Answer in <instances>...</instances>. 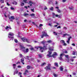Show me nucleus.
Listing matches in <instances>:
<instances>
[{"label": "nucleus", "mask_w": 77, "mask_h": 77, "mask_svg": "<svg viewBox=\"0 0 77 77\" xmlns=\"http://www.w3.org/2000/svg\"><path fill=\"white\" fill-rule=\"evenodd\" d=\"M20 45V48L21 50L23 51L24 53H27L29 51V49L27 48L26 49V51H25V48L24 47L23 44L22 43H20L19 44Z\"/></svg>", "instance_id": "f257e3e1"}, {"label": "nucleus", "mask_w": 77, "mask_h": 77, "mask_svg": "<svg viewBox=\"0 0 77 77\" xmlns=\"http://www.w3.org/2000/svg\"><path fill=\"white\" fill-rule=\"evenodd\" d=\"M14 33L11 32H10L8 34V37L10 39V40H14Z\"/></svg>", "instance_id": "f03ea898"}, {"label": "nucleus", "mask_w": 77, "mask_h": 77, "mask_svg": "<svg viewBox=\"0 0 77 77\" xmlns=\"http://www.w3.org/2000/svg\"><path fill=\"white\" fill-rule=\"evenodd\" d=\"M41 52H43V51H45L46 50H47V45H43V47H41Z\"/></svg>", "instance_id": "7ed1b4c3"}, {"label": "nucleus", "mask_w": 77, "mask_h": 77, "mask_svg": "<svg viewBox=\"0 0 77 77\" xmlns=\"http://www.w3.org/2000/svg\"><path fill=\"white\" fill-rule=\"evenodd\" d=\"M42 35H41V38H43L44 36H46V37H49V35H47V33L43 32H42Z\"/></svg>", "instance_id": "20e7f679"}, {"label": "nucleus", "mask_w": 77, "mask_h": 77, "mask_svg": "<svg viewBox=\"0 0 77 77\" xmlns=\"http://www.w3.org/2000/svg\"><path fill=\"white\" fill-rule=\"evenodd\" d=\"M45 69L46 71L51 70V64L48 63V66L45 67Z\"/></svg>", "instance_id": "39448f33"}, {"label": "nucleus", "mask_w": 77, "mask_h": 77, "mask_svg": "<svg viewBox=\"0 0 77 77\" xmlns=\"http://www.w3.org/2000/svg\"><path fill=\"white\" fill-rule=\"evenodd\" d=\"M22 40L23 42H30V41L29 40H28L26 38H22Z\"/></svg>", "instance_id": "423d86ee"}, {"label": "nucleus", "mask_w": 77, "mask_h": 77, "mask_svg": "<svg viewBox=\"0 0 77 77\" xmlns=\"http://www.w3.org/2000/svg\"><path fill=\"white\" fill-rule=\"evenodd\" d=\"M9 20L10 21H12L13 22V20H15V17L13 16H11L10 17H9Z\"/></svg>", "instance_id": "0eeeda50"}, {"label": "nucleus", "mask_w": 77, "mask_h": 77, "mask_svg": "<svg viewBox=\"0 0 77 77\" xmlns=\"http://www.w3.org/2000/svg\"><path fill=\"white\" fill-rule=\"evenodd\" d=\"M48 54L47 55V56L48 57H51V56L50 55L52 53L51 51H48Z\"/></svg>", "instance_id": "6e6552de"}, {"label": "nucleus", "mask_w": 77, "mask_h": 77, "mask_svg": "<svg viewBox=\"0 0 77 77\" xmlns=\"http://www.w3.org/2000/svg\"><path fill=\"white\" fill-rule=\"evenodd\" d=\"M63 54H60V57L59 58V59L61 61H62V60H63V59H62V57H63Z\"/></svg>", "instance_id": "1a4fd4ad"}, {"label": "nucleus", "mask_w": 77, "mask_h": 77, "mask_svg": "<svg viewBox=\"0 0 77 77\" xmlns=\"http://www.w3.org/2000/svg\"><path fill=\"white\" fill-rule=\"evenodd\" d=\"M72 38V37H71V36H70L69 38H68L67 40L66 41L67 43V44H69V42H70V39H71Z\"/></svg>", "instance_id": "9d476101"}, {"label": "nucleus", "mask_w": 77, "mask_h": 77, "mask_svg": "<svg viewBox=\"0 0 77 77\" xmlns=\"http://www.w3.org/2000/svg\"><path fill=\"white\" fill-rule=\"evenodd\" d=\"M9 29H11V26L8 27V26H7L5 28L6 31V32H8V31L9 30Z\"/></svg>", "instance_id": "9b49d317"}, {"label": "nucleus", "mask_w": 77, "mask_h": 77, "mask_svg": "<svg viewBox=\"0 0 77 77\" xmlns=\"http://www.w3.org/2000/svg\"><path fill=\"white\" fill-rule=\"evenodd\" d=\"M4 16L5 17H6V18H7V17H8L7 16H8V17H9V14H8V13H5L4 14Z\"/></svg>", "instance_id": "f8f14e48"}, {"label": "nucleus", "mask_w": 77, "mask_h": 77, "mask_svg": "<svg viewBox=\"0 0 77 77\" xmlns=\"http://www.w3.org/2000/svg\"><path fill=\"white\" fill-rule=\"evenodd\" d=\"M53 47H49V50H50V51H53Z\"/></svg>", "instance_id": "ddd939ff"}, {"label": "nucleus", "mask_w": 77, "mask_h": 77, "mask_svg": "<svg viewBox=\"0 0 77 77\" xmlns=\"http://www.w3.org/2000/svg\"><path fill=\"white\" fill-rule=\"evenodd\" d=\"M46 42H45V40H44L41 42V44H43V45H45V43Z\"/></svg>", "instance_id": "4468645a"}, {"label": "nucleus", "mask_w": 77, "mask_h": 77, "mask_svg": "<svg viewBox=\"0 0 77 77\" xmlns=\"http://www.w3.org/2000/svg\"><path fill=\"white\" fill-rule=\"evenodd\" d=\"M52 14L53 16V18H54V16H55V17H58V15L57 14L55 15V14L54 13H52Z\"/></svg>", "instance_id": "2eb2a0df"}, {"label": "nucleus", "mask_w": 77, "mask_h": 77, "mask_svg": "<svg viewBox=\"0 0 77 77\" xmlns=\"http://www.w3.org/2000/svg\"><path fill=\"white\" fill-rule=\"evenodd\" d=\"M27 68L28 69H31V68H32V67L31 66H30L29 65H28L27 66Z\"/></svg>", "instance_id": "dca6fc26"}, {"label": "nucleus", "mask_w": 77, "mask_h": 77, "mask_svg": "<svg viewBox=\"0 0 77 77\" xmlns=\"http://www.w3.org/2000/svg\"><path fill=\"white\" fill-rule=\"evenodd\" d=\"M43 55L42 54H38V57L40 58H41L42 56H43Z\"/></svg>", "instance_id": "f3484780"}, {"label": "nucleus", "mask_w": 77, "mask_h": 77, "mask_svg": "<svg viewBox=\"0 0 77 77\" xmlns=\"http://www.w3.org/2000/svg\"><path fill=\"white\" fill-rule=\"evenodd\" d=\"M28 72H29L28 71V70H25V72L24 73V75H26V74H27V73H28Z\"/></svg>", "instance_id": "a211bd4d"}, {"label": "nucleus", "mask_w": 77, "mask_h": 77, "mask_svg": "<svg viewBox=\"0 0 77 77\" xmlns=\"http://www.w3.org/2000/svg\"><path fill=\"white\" fill-rule=\"evenodd\" d=\"M60 71H63V66H61L60 68Z\"/></svg>", "instance_id": "6ab92c4d"}, {"label": "nucleus", "mask_w": 77, "mask_h": 77, "mask_svg": "<svg viewBox=\"0 0 77 77\" xmlns=\"http://www.w3.org/2000/svg\"><path fill=\"white\" fill-rule=\"evenodd\" d=\"M35 48L36 49H39V48L40 49V51H41V47L40 46H37L35 47Z\"/></svg>", "instance_id": "aec40b11"}, {"label": "nucleus", "mask_w": 77, "mask_h": 77, "mask_svg": "<svg viewBox=\"0 0 77 77\" xmlns=\"http://www.w3.org/2000/svg\"><path fill=\"white\" fill-rule=\"evenodd\" d=\"M54 65L55 66H57V67H58L59 66H58V64H57V62L54 63Z\"/></svg>", "instance_id": "412c9836"}, {"label": "nucleus", "mask_w": 77, "mask_h": 77, "mask_svg": "<svg viewBox=\"0 0 77 77\" xmlns=\"http://www.w3.org/2000/svg\"><path fill=\"white\" fill-rule=\"evenodd\" d=\"M26 57H27V59L28 60H33V58H31L30 59H29V57L28 56H26Z\"/></svg>", "instance_id": "4be33fe9"}, {"label": "nucleus", "mask_w": 77, "mask_h": 77, "mask_svg": "<svg viewBox=\"0 0 77 77\" xmlns=\"http://www.w3.org/2000/svg\"><path fill=\"white\" fill-rule=\"evenodd\" d=\"M57 53L56 52H54V54L53 55V56H57Z\"/></svg>", "instance_id": "5701e85b"}, {"label": "nucleus", "mask_w": 77, "mask_h": 77, "mask_svg": "<svg viewBox=\"0 0 77 77\" xmlns=\"http://www.w3.org/2000/svg\"><path fill=\"white\" fill-rule=\"evenodd\" d=\"M63 35L64 36H69V35L67 34V33H66L63 34Z\"/></svg>", "instance_id": "b1692460"}, {"label": "nucleus", "mask_w": 77, "mask_h": 77, "mask_svg": "<svg viewBox=\"0 0 77 77\" xmlns=\"http://www.w3.org/2000/svg\"><path fill=\"white\" fill-rule=\"evenodd\" d=\"M16 66H17V65L16 64H13V67L14 69H15V68H16Z\"/></svg>", "instance_id": "393cba45"}, {"label": "nucleus", "mask_w": 77, "mask_h": 77, "mask_svg": "<svg viewBox=\"0 0 77 77\" xmlns=\"http://www.w3.org/2000/svg\"><path fill=\"white\" fill-rule=\"evenodd\" d=\"M30 16H31V17H34L35 16V14L32 13V14H30Z\"/></svg>", "instance_id": "a878e982"}, {"label": "nucleus", "mask_w": 77, "mask_h": 77, "mask_svg": "<svg viewBox=\"0 0 77 77\" xmlns=\"http://www.w3.org/2000/svg\"><path fill=\"white\" fill-rule=\"evenodd\" d=\"M29 15V14H23V16L25 17H27V16H28Z\"/></svg>", "instance_id": "bb28decb"}, {"label": "nucleus", "mask_w": 77, "mask_h": 77, "mask_svg": "<svg viewBox=\"0 0 77 77\" xmlns=\"http://www.w3.org/2000/svg\"><path fill=\"white\" fill-rule=\"evenodd\" d=\"M64 42H65V41L63 40H61L60 41L61 43H62L63 44Z\"/></svg>", "instance_id": "cd10ccee"}, {"label": "nucleus", "mask_w": 77, "mask_h": 77, "mask_svg": "<svg viewBox=\"0 0 77 77\" xmlns=\"http://www.w3.org/2000/svg\"><path fill=\"white\" fill-rule=\"evenodd\" d=\"M44 65H46V63H42L41 64V66H44Z\"/></svg>", "instance_id": "c85d7f7f"}, {"label": "nucleus", "mask_w": 77, "mask_h": 77, "mask_svg": "<svg viewBox=\"0 0 77 77\" xmlns=\"http://www.w3.org/2000/svg\"><path fill=\"white\" fill-rule=\"evenodd\" d=\"M69 8L70 9V10H73L74 9L72 7H69Z\"/></svg>", "instance_id": "c756f323"}, {"label": "nucleus", "mask_w": 77, "mask_h": 77, "mask_svg": "<svg viewBox=\"0 0 77 77\" xmlns=\"http://www.w3.org/2000/svg\"><path fill=\"white\" fill-rule=\"evenodd\" d=\"M24 59H21V62L23 63V62H24Z\"/></svg>", "instance_id": "7c9ffc66"}, {"label": "nucleus", "mask_w": 77, "mask_h": 77, "mask_svg": "<svg viewBox=\"0 0 77 77\" xmlns=\"http://www.w3.org/2000/svg\"><path fill=\"white\" fill-rule=\"evenodd\" d=\"M67 27H65V26H64V27H63V29H64V30H67Z\"/></svg>", "instance_id": "2f4dec72"}, {"label": "nucleus", "mask_w": 77, "mask_h": 77, "mask_svg": "<svg viewBox=\"0 0 77 77\" xmlns=\"http://www.w3.org/2000/svg\"><path fill=\"white\" fill-rule=\"evenodd\" d=\"M21 6H23L24 5V4L23 3L21 2V4H20Z\"/></svg>", "instance_id": "473e14b6"}, {"label": "nucleus", "mask_w": 77, "mask_h": 77, "mask_svg": "<svg viewBox=\"0 0 77 77\" xmlns=\"http://www.w3.org/2000/svg\"><path fill=\"white\" fill-rule=\"evenodd\" d=\"M0 2L2 3H4V0H0Z\"/></svg>", "instance_id": "72a5a7b5"}, {"label": "nucleus", "mask_w": 77, "mask_h": 77, "mask_svg": "<svg viewBox=\"0 0 77 77\" xmlns=\"http://www.w3.org/2000/svg\"><path fill=\"white\" fill-rule=\"evenodd\" d=\"M13 4L15 5H17V2H14L13 3Z\"/></svg>", "instance_id": "f704fd0d"}, {"label": "nucleus", "mask_w": 77, "mask_h": 77, "mask_svg": "<svg viewBox=\"0 0 77 77\" xmlns=\"http://www.w3.org/2000/svg\"><path fill=\"white\" fill-rule=\"evenodd\" d=\"M50 10L51 11H53V7H51V8H50Z\"/></svg>", "instance_id": "c9c22d12"}, {"label": "nucleus", "mask_w": 77, "mask_h": 77, "mask_svg": "<svg viewBox=\"0 0 77 77\" xmlns=\"http://www.w3.org/2000/svg\"><path fill=\"white\" fill-rule=\"evenodd\" d=\"M52 41L51 40H49L47 42H48V43H51V42Z\"/></svg>", "instance_id": "e433bc0d"}, {"label": "nucleus", "mask_w": 77, "mask_h": 77, "mask_svg": "<svg viewBox=\"0 0 77 77\" xmlns=\"http://www.w3.org/2000/svg\"><path fill=\"white\" fill-rule=\"evenodd\" d=\"M14 72H15V73L16 74H18V70H17V69H16V70Z\"/></svg>", "instance_id": "4c0bfd02"}, {"label": "nucleus", "mask_w": 77, "mask_h": 77, "mask_svg": "<svg viewBox=\"0 0 77 77\" xmlns=\"http://www.w3.org/2000/svg\"><path fill=\"white\" fill-rule=\"evenodd\" d=\"M19 56H20V57H21L22 58L23 57V55H22L21 54H19Z\"/></svg>", "instance_id": "58836bf2"}, {"label": "nucleus", "mask_w": 77, "mask_h": 77, "mask_svg": "<svg viewBox=\"0 0 77 77\" xmlns=\"http://www.w3.org/2000/svg\"><path fill=\"white\" fill-rule=\"evenodd\" d=\"M54 34L55 35H57V33L55 32H54Z\"/></svg>", "instance_id": "ea45409f"}, {"label": "nucleus", "mask_w": 77, "mask_h": 77, "mask_svg": "<svg viewBox=\"0 0 77 77\" xmlns=\"http://www.w3.org/2000/svg\"><path fill=\"white\" fill-rule=\"evenodd\" d=\"M65 56L66 57V58H67V59H68V57H69L68 55H65Z\"/></svg>", "instance_id": "a19ab883"}, {"label": "nucleus", "mask_w": 77, "mask_h": 77, "mask_svg": "<svg viewBox=\"0 0 77 77\" xmlns=\"http://www.w3.org/2000/svg\"><path fill=\"white\" fill-rule=\"evenodd\" d=\"M27 0H23V2L25 3H27Z\"/></svg>", "instance_id": "79ce46f5"}, {"label": "nucleus", "mask_w": 77, "mask_h": 77, "mask_svg": "<svg viewBox=\"0 0 77 77\" xmlns=\"http://www.w3.org/2000/svg\"><path fill=\"white\" fill-rule=\"evenodd\" d=\"M14 41L15 42H16V43H17V42H18V41L17 40V39H15Z\"/></svg>", "instance_id": "37998d69"}, {"label": "nucleus", "mask_w": 77, "mask_h": 77, "mask_svg": "<svg viewBox=\"0 0 77 77\" xmlns=\"http://www.w3.org/2000/svg\"><path fill=\"white\" fill-rule=\"evenodd\" d=\"M58 18H60L61 17V15H58Z\"/></svg>", "instance_id": "c03bdc74"}, {"label": "nucleus", "mask_w": 77, "mask_h": 77, "mask_svg": "<svg viewBox=\"0 0 77 77\" xmlns=\"http://www.w3.org/2000/svg\"><path fill=\"white\" fill-rule=\"evenodd\" d=\"M29 3H31V4H33V3L32 2V1H29Z\"/></svg>", "instance_id": "a18cd8bd"}, {"label": "nucleus", "mask_w": 77, "mask_h": 77, "mask_svg": "<svg viewBox=\"0 0 77 77\" xmlns=\"http://www.w3.org/2000/svg\"><path fill=\"white\" fill-rule=\"evenodd\" d=\"M19 74L20 76L21 75V74H22V73H21V72H19Z\"/></svg>", "instance_id": "49530a36"}, {"label": "nucleus", "mask_w": 77, "mask_h": 77, "mask_svg": "<svg viewBox=\"0 0 77 77\" xmlns=\"http://www.w3.org/2000/svg\"><path fill=\"white\" fill-rule=\"evenodd\" d=\"M66 45H67L65 43V42L63 43V45L66 46Z\"/></svg>", "instance_id": "de8ad7c7"}, {"label": "nucleus", "mask_w": 77, "mask_h": 77, "mask_svg": "<svg viewBox=\"0 0 77 77\" xmlns=\"http://www.w3.org/2000/svg\"><path fill=\"white\" fill-rule=\"evenodd\" d=\"M54 77H57V75L56 74H54Z\"/></svg>", "instance_id": "09e8293b"}, {"label": "nucleus", "mask_w": 77, "mask_h": 77, "mask_svg": "<svg viewBox=\"0 0 77 77\" xmlns=\"http://www.w3.org/2000/svg\"><path fill=\"white\" fill-rule=\"evenodd\" d=\"M57 12H60V10L58 9L57 10Z\"/></svg>", "instance_id": "8fccbe9b"}, {"label": "nucleus", "mask_w": 77, "mask_h": 77, "mask_svg": "<svg viewBox=\"0 0 77 77\" xmlns=\"http://www.w3.org/2000/svg\"><path fill=\"white\" fill-rule=\"evenodd\" d=\"M52 2L51 1H50V2L48 1V3L50 4V3H51Z\"/></svg>", "instance_id": "3c124183"}, {"label": "nucleus", "mask_w": 77, "mask_h": 77, "mask_svg": "<svg viewBox=\"0 0 77 77\" xmlns=\"http://www.w3.org/2000/svg\"><path fill=\"white\" fill-rule=\"evenodd\" d=\"M75 52L74 51H73L72 53V54L73 55H75Z\"/></svg>", "instance_id": "603ef678"}, {"label": "nucleus", "mask_w": 77, "mask_h": 77, "mask_svg": "<svg viewBox=\"0 0 77 77\" xmlns=\"http://www.w3.org/2000/svg\"><path fill=\"white\" fill-rule=\"evenodd\" d=\"M46 9H47V7L46 6H45L44 10H46Z\"/></svg>", "instance_id": "864d4df0"}, {"label": "nucleus", "mask_w": 77, "mask_h": 77, "mask_svg": "<svg viewBox=\"0 0 77 77\" xmlns=\"http://www.w3.org/2000/svg\"><path fill=\"white\" fill-rule=\"evenodd\" d=\"M48 26H51V24L50 23H49L48 24Z\"/></svg>", "instance_id": "5fc2aeb1"}, {"label": "nucleus", "mask_w": 77, "mask_h": 77, "mask_svg": "<svg viewBox=\"0 0 77 77\" xmlns=\"http://www.w3.org/2000/svg\"><path fill=\"white\" fill-rule=\"evenodd\" d=\"M43 26V25H42V24H40V25H39V27H41V26Z\"/></svg>", "instance_id": "6e6d98bb"}, {"label": "nucleus", "mask_w": 77, "mask_h": 77, "mask_svg": "<svg viewBox=\"0 0 77 77\" xmlns=\"http://www.w3.org/2000/svg\"><path fill=\"white\" fill-rule=\"evenodd\" d=\"M17 68H21V66H17Z\"/></svg>", "instance_id": "4d7b16f0"}, {"label": "nucleus", "mask_w": 77, "mask_h": 77, "mask_svg": "<svg viewBox=\"0 0 77 77\" xmlns=\"http://www.w3.org/2000/svg\"><path fill=\"white\" fill-rule=\"evenodd\" d=\"M11 10H14V8H13V7H11Z\"/></svg>", "instance_id": "13d9d810"}, {"label": "nucleus", "mask_w": 77, "mask_h": 77, "mask_svg": "<svg viewBox=\"0 0 77 77\" xmlns=\"http://www.w3.org/2000/svg\"><path fill=\"white\" fill-rule=\"evenodd\" d=\"M7 5L8 6H10V5L9 4L8 2H7Z\"/></svg>", "instance_id": "bf43d9fd"}, {"label": "nucleus", "mask_w": 77, "mask_h": 77, "mask_svg": "<svg viewBox=\"0 0 77 77\" xmlns=\"http://www.w3.org/2000/svg\"><path fill=\"white\" fill-rule=\"evenodd\" d=\"M31 11H32V12H34V9H31Z\"/></svg>", "instance_id": "052dcab7"}, {"label": "nucleus", "mask_w": 77, "mask_h": 77, "mask_svg": "<svg viewBox=\"0 0 77 77\" xmlns=\"http://www.w3.org/2000/svg\"><path fill=\"white\" fill-rule=\"evenodd\" d=\"M30 50H34V49L33 48H30Z\"/></svg>", "instance_id": "680f3d73"}, {"label": "nucleus", "mask_w": 77, "mask_h": 77, "mask_svg": "<svg viewBox=\"0 0 77 77\" xmlns=\"http://www.w3.org/2000/svg\"><path fill=\"white\" fill-rule=\"evenodd\" d=\"M72 45L73 46H75V44L73 43L72 44Z\"/></svg>", "instance_id": "e2e57ef3"}, {"label": "nucleus", "mask_w": 77, "mask_h": 77, "mask_svg": "<svg viewBox=\"0 0 77 77\" xmlns=\"http://www.w3.org/2000/svg\"><path fill=\"white\" fill-rule=\"evenodd\" d=\"M66 0H62L63 2H65Z\"/></svg>", "instance_id": "0e129e2a"}, {"label": "nucleus", "mask_w": 77, "mask_h": 77, "mask_svg": "<svg viewBox=\"0 0 77 77\" xmlns=\"http://www.w3.org/2000/svg\"><path fill=\"white\" fill-rule=\"evenodd\" d=\"M73 75H75V74H76V73L75 72H74L73 73Z\"/></svg>", "instance_id": "69168bd1"}, {"label": "nucleus", "mask_w": 77, "mask_h": 77, "mask_svg": "<svg viewBox=\"0 0 77 77\" xmlns=\"http://www.w3.org/2000/svg\"><path fill=\"white\" fill-rule=\"evenodd\" d=\"M65 53H68V52L67 51H65L64 52Z\"/></svg>", "instance_id": "338daca9"}, {"label": "nucleus", "mask_w": 77, "mask_h": 77, "mask_svg": "<svg viewBox=\"0 0 77 77\" xmlns=\"http://www.w3.org/2000/svg\"><path fill=\"white\" fill-rule=\"evenodd\" d=\"M57 29H59V28H60V26H59L58 27H57Z\"/></svg>", "instance_id": "774afa93"}]
</instances>
